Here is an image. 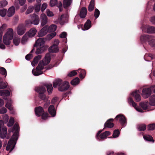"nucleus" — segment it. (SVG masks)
Listing matches in <instances>:
<instances>
[{"instance_id":"obj_47","label":"nucleus","mask_w":155,"mask_h":155,"mask_svg":"<svg viewBox=\"0 0 155 155\" xmlns=\"http://www.w3.org/2000/svg\"><path fill=\"white\" fill-rule=\"evenodd\" d=\"M155 129V124H149L148 126V130H153Z\"/></svg>"},{"instance_id":"obj_49","label":"nucleus","mask_w":155,"mask_h":155,"mask_svg":"<svg viewBox=\"0 0 155 155\" xmlns=\"http://www.w3.org/2000/svg\"><path fill=\"white\" fill-rule=\"evenodd\" d=\"M7 10L5 9L0 10V15L2 17H4L6 15Z\"/></svg>"},{"instance_id":"obj_44","label":"nucleus","mask_w":155,"mask_h":155,"mask_svg":"<svg viewBox=\"0 0 155 155\" xmlns=\"http://www.w3.org/2000/svg\"><path fill=\"white\" fill-rule=\"evenodd\" d=\"M20 42V39L18 38H15L13 40V42L16 45H18Z\"/></svg>"},{"instance_id":"obj_34","label":"nucleus","mask_w":155,"mask_h":155,"mask_svg":"<svg viewBox=\"0 0 155 155\" xmlns=\"http://www.w3.org/2000/svg\"><path fill=\"white\" fill-rule=\"evenodd\" d=\"M79 71H80V74L79 75V77L81 79H83L86 74V72L84 70H82L81 69H79Z\"/></svg>"},{"instance_id":"obj_1","label":"nucleus","mask_w":155,"mask_h":155,"mask_svg":"<svg viewBox=\"0 0 155 155\" xmlns=\"http://www.w3.org/2000/svg\"><path fill=\"white\" fill-rule=\"evenodd\" d=\"M56 34V32H53L48 35L46 38H42L38 39L34 45V47H37L35 53L37 54H41L47 50L48 47L45 45V41L47 40H51L54 37Z\"/></svg>"},{"instance_id":"obj_29","label":"nucleus","mask_w":155,"mask_h":155,"mask_svg":"<svg viewBox=\"0 0 155 155\" xmlns=\"http://www.w3.org/2000/svg\"><path fill=\"white\" fill-rule=\"evenodd\" d=\"M37 32L36 29L34 28L30 29L28 32V35L29 37L34 36Z\"/></svg>"},{"instance_id":"obj_10","label":"nucleus","mask_w":155,"mask_h":155,"mask_svg":"<svg viewBox=\"0 0 155 155\" xmlns=\"http://www.w3.org/2000/svg\"><path fill=\"white\" fill-rule=\"evenodd\" d=\"M151 91L149 88H144L142 90V95L144 98L148 97L151 95Z\"/></svg>"},{"instance_id":"obj_9","label":"nucleus","mask_w":155,"mask_h":155,"mask_svg":"<svg viewBox=\"0 0 155 155\" xmlns=\"http://www.w3.org/2000/svg\"><path fill=\"white\" fill-rule=\"evenodd\" d=\"M70 86L69 83L67 81L63 82L61 85L58 87V90L60 91H63L67 90Z\"/></svg>"},{"instance_id":"obj_3","label":"nucleus","mask_w":155,"mask_h":155,"mask_svg":"<svg viewBox=\"0 0 155 155\" xmlns=\"http://www.w3.org/2000/svg\"><path fill=\"white\" fill-rule=\"evenodd\" d=\"M51 61V57L49 54H46L44 61H41L36 68V70H32V73L35 76H38L43 73L42 70L44 67L48 64Z\"/></svg>"},{"instance_id":"obj_56","label":"nucleus","mask_w":155,"mask_h":155,"mask_svg":"<svg viewBox=\"0 0 155 155\" xmlns=\"http://www.w3.org/2000/svg\"><path fill=\"white\" fill-rule=\"evenodd\" d=\"M7 109L5 107H3L1 109L0 108V113L1 114H4L6 113Z\"/></svg>"},{"instance_id":"obj_32","label":"nucleus","mask_w":155,"mask_h":155,"mask_svg":"<svg viewBox=\"0 0 155 155\" xmlns=\"http://www.w3.org/2000/svg\"><path fill=\"white\" fill-rule=\"evenodd\" d=\"M41 58V55H38L35 57L33 59V61L31 62L34 65L37 64L38 63V61Z\"/></svg>"},{"instance_id":"obj_52","label":"nucleus","mask_w":155,"mask_h":155,"mask_svg":"<svg viewBox=\"0 0 155 155\" xmlns=\"http://www.w3.org/2000/svg\"><path fill=\"white\" fill-rule=\"evenodd\" d=\"M3 96H5L6 97H8L10 95V93L8 90H3Z\"/></svg>"},{"instance_id":"obj_46","label":"nucleus","mask_w":155,"mask_h":155,"mask_svg":"<svg viewBox=\"0 0 155 155\" xmlns=\"http://www.w3.org/2000/svg\"><path fill=\"white\" fill-rule=\"evenodd\" d=\"M140 106L144 110H146L147 109V103H140Z\"/></svg>"},{"instance_id":"obj_16","label":"nucleus","mask_w":155,"mask_h":155,"mask_svg":"<svg viewBox=\"0 0 155 155\" xmlns=\"http://www.w3.org/2000/svg\"><path fill=\"white\" fill-rule=\"evenodd\" d=\"M35 111L36 115L38 117L41 116V114L44 112L43 109L41 106L36 107Z\"/></svg>"},{"instance_id":"obj_21","label":"nucleus","mask_w":155,"mask_h":155,"mask_svg":"<svg viewBox=\"0 0 155 155\" xmlns=\"http://www.w3.org/2000/svg\"><path fill=\"white\" fill-rule=\"evenodd\" d=\"M138 91H135L133 92L131 94L132 96L134 97L135 101L137 102H139L141 100L140 96L137 92Z\"/></svg>"},{"instance_id":"obj_27","label":"nucleus","mask_w":155,"mask_h":155,"mask_svg":"<svg viewBox=\"0 0 155 155\" xmlns=\"http://www.w3.org/2000/svg\"><path fill=\"white\" fill-rule=\"evenodd\" d=\"M48 50L51 53H56L58 51L59 49L58 46L53 45L49 48Z\"/></svg>"},{"instance_id":"obj_2","label":"nucleus","mask_w":155,"mask_h":155,"mask_svg":"<svg viewBox=\"0 0 155 155\" xmlns=\"http://www.w3.org/2000/svg\"><path fill=\"white\" fill-rule=\"evenodd\" d=\"M19 126L15 124L12 130V132L14 130L15 131L13 133V135L10 139L8 141L6 150L7 151L9 150V153H10L14 149L18 140L17 136L19 131Z\"/></svg>"},{"instance_id":"obj_19","label":"nucleus","mask_w":155,"mask_h":155,"mask_svg":"<svg viewBox=\"0 0 155 155\" xmlns=\"http://www.w3.org/2000/svg\"><path fill=\"white\" fill-rule=\"evenodd\" d=\"M48 111L52 117H54L56 115V111L53 105H51L48 107Z\"/></svg>"},{"instance_id":"obj_20","label":"nucleus","mask_w":155,"mask_h":155,"mask_svg":"<svg viewBox=\"0 0 155 155\" xmlns=\"http://www.w3.org/2000/svg\"><path fill=\"white\" fill-rule=\"evenodd\" d=\"M87 14V9L86 7L82 8L80 12L79 16L81 18H84Z\"/></svg>"},{"instance_id":"obj_43","label":"nucleus","mask_w":155,"mask_h":155,"mask_svg":"<svg viewBox=\"0 0 155 155\" xmlns=\"http://www.w3.org/2000/svg\"><path fill=\"white\" fill-rule=\"evenodd\" d=\"M14 123V120L13 117H10L9 120L8 126V127H11L13 125Z\"/></svg>"},{"instance_id":"obj_12","label":"nucleus","mask_w":155,"mask_h":155,"mask_svg":"<svg viewBox=\"0 0 155 155\" xmlns=\"http://www.w3.org/2000/svg\"><path fill=\"white\" fill-rule=\"evenodd\" d=\"M31 24L34 25H38L39 23L40 19L38 15L34 14L31 16Z\"/></svg>"},{"instance_id":"obj_25","label":"nucleus","mask_w":155,"mask_h":155,"mask_svg":"<svg viewBox=\"0 0 155 155\" xmlns=\"http://www.w3.org/2000/svg\"><path fill=\"white\" fill-rule=\"evenodd\" d=\"M73 0H64L63 2V6L65 8H67L69 7L72 2Z\"/></svg>"},{"instance_id":"obj_28","label":"nucleus","mask_w":155,"mask_h":155,"mask_svg":"<svg viewBox=\"0 0 155 155\" xmlns=\"http://www.w3.org/2000/svg\"><path fill=\"white\" fill-rule=\"evenodd\" d=\"M43 86L45 88L46 87L47 91L49 94H51L53 90V87L51 84H45L44 86Z\"/></svg>"},{"instance_id":"obj_15","label":"nucleus","mask_w":155,"mask_h":155,"mask_svg":"<svg viewBox=\"0 0 155 155\" xmlns=\"http://www.w3.org/2000/svg\"><path fill=\"white\" fill-rule=\"evenodd\" d=\"M114 119L110 118L104 124V128L107 127L112 128L114 126V124L112 122L114 121Z\"/></svg>"},{"instance_id":"obj_30","label":"nucleus","mask_w":155,"mask_h":155,"mask_svg":"<svg viewBox=\"0 0 155 155\" xmlns=\"http://www.w3.org/2000/svg\"><path fill=\"white\" fill-rule=\"evenodd\" d=\"M95 7V4L94 0H91L88 7L89 11L92 12L94 9Z\"/></svg>"},{"instance_id":"obj_55","label":"nucleus","mask_w":155,"mask_h":155,"mask_svg":"<svg viewBox=\"0 0 155 155\" xmlns=\"http://www.w3.org/2000/svg\"><path fill=\"white\" fill-rule=\"evenodd\" d=\"M28 39L27 36L26 35L23 36L21 39V43L23 44L25 42L27 41Z\"/></svg>"},{"instance_id":"obj_22","label":"nucleus","mask_w":155,"mask_h":155,"mask_svg":"<svg viewBox=\"0 0 155 155\" xmlns=\"http://www.w3.org/2000/svg\"><path fill=\"white\" fill-rule=\"evenodd\" d=\"M110 134V132L108 131H106L104 132L101 134L99 136V139H98L99 140H101V139L103 140L106 138L107 136H109Z\"/></svg>"},{"instance_id":"obj_33","label":"nucleus","mask_w":155,"mask_h":155,"mask_svg":"<svg viewBox=\"0 0 155 155\" xmlns=\"http://www.w3.org/2000/svg\"><path fill=\"white\" fill-rule=\"evenodd\" d=\"M57 26L55 25H52L49 27H48V30L49 32H54L56 30Z\"/></svg>"},{"instance_id":"obj_18","label":"nucleus","mask_w":155,"mask_h":155,"mask_svg":"<svg viewBox=\"0 0 155 155\" xmlns=\"http://www.w3.org/2000/svg\"><path fill=\"white\" fill-rule=\"evenodd\" d=\"M128 102L130 104H132V106L134 107L138 111L140 112H143V110L141 108H138L136 107L137 104L134 101L132 98L130 97L128 100Z\"/></svg>"},{"instance_id":"obj_26","label":"nucleus","mask_w":155,"mask_h":155,"mask_svg":"<svg viewBox=\"0 0 155 155\" xmlns=\"http://www.w3.org/2000/svg\"><path fill=\"white\" fill-rule=\"evenodd\" d=\"M63 83L62 81L60 79H56L53 82V84L54 87H56L57 86L59 87Z\"/></svg>"},{"instance_id":"obj_53","label":"nucleus","mask_w":155,"mask_h":155,"mask_svg":"<svg viewBox=\"0 0 155 155\" xmlns=\"http://www.w3.org/2000/svg\"><path fill=\"white\" fill-rule=\"evenodd\" d=\"M57 0H51L50 4L51 6L53 7L55 6L57 4Z\"/></svg>"},{"instance_id":"obj_51","label":"nucleus","mask_w":155,"mask_h":155,"mask_svg":"<svg viewBox=\"0 0 155 155\" xmlns=\"http://www.w3.org/2000/svg\"><path fill=\"white\" fill-rule=\"evenodd\" d=\"M42 118L44 120H46L47 117H48V114L47 112H45L43 113L42 114H41V116Z\"/></svg>"},{"instance_id":"obj_36","label":"nucleus","mask_w":155,"mask_h":155,"mask_svg":"<svg viewBox=\"0 0 155 155\" xmlns=\"http://www.w3.org/2000/svg\"><path fill=\"white\" fill-rule=\"evenodd\" d=\"M143 137L145 140L147 141H152L153 142H154V140H153V137L151 136L150 135H143Z\"/></svg>"},{"instance_id":"obj_61","label":"nucleus","mask_w":155,"mask_h":155,"mask_svg":"<svg viewBox=\"0 0 155 155\" xmlns=\"http://www.w3.org/2000/svg\"><path fill=\"white\" fill-rule=\"evenodd\" d=\"M47 5L46 3H44L42 4L41 8V10L42 12H44L45 9L47 8Z\"/></svg>"},{"instance_id":"obj_41","label":"nucleus","mask_w":155,"mask_h":155,"mask_svg":"<svg viewBox=\"0 0 155 155\" xmlns=\"http://www.w3.org/2000/svg\"><path fill=\"white\" fill-rule=\"evenodd\" d=\"M100 14V12L98 9L96 8L95 10L94 13V16L95 19H97L99 16Z\"/></svg>"},{"instance_id":"obj_13","label":"nucleus","mask_w":155,"mask_h":155,"mask_svg":"<svg viewBox=\"0 0 155 155\" xmlns=\"http://www.w3.org/2000/svg\"><path fill=\"white\" fill-rule=\"evenodd\" d=\"M17 32L19 35H22L25 32V28L23 24H20L18 26L17 29Z\"/></svg>"},{"instance_id":"obj_60","label":"nucleus","mask_w":155,"mask_h":155,"mask_svg":"<svg viewBox=\"0 0 155 155\" xmlns=\"http://www.w3.org/2000/svg\"><path fill=\"white\" fill-rule=\"evenodd\" d=\"M67 35L66 32H63L60 35V37L62 38H66Z\"/></svg>"},{"instance_id":"obj_63","label":"nucleus","mask_w":155,"mask_h":155,"mask_svg":"<svg viewBox=\"0 0 155 155\" xmlns=\"http://www.w3.org/2000/svg\"><path fill=\"white\" fill-rule=\"evenodd\" d=\"M19 3L21 5H23L25 3L26 0H18Z\"/></svg>"},{"instance_id":"obj_38","label":"nucleus","mask_w":155,"mask_h":155,"mask_svg":"<svg viewBox=\"0 0 155 155\" xmlns=\"http://www.w3.org/2000/svg\"><path fill=\"white\" fill-rule=\"evenodd\" d=\"M120 131L118 129L115 130L113 133V138H115L118 137L120 134Z\"/></svg>"},{"instance_id":"obj_11","label":"nucleus","mask_w":155,"mask_h":155,"mask_svg":"<svg viewBox=\"0 0 155 155\" xmlns=\"http://www.w3.org/2000/svg\"><path fill=\"white\" fill-rule=\"evenodd\" d=\"M143 31L148 33H155V27L150 26H147L143 28Z\"/></svg>"},{"instance_id":"obj_48","label":"nucleus","mask_w":155,"mask_h":155,"mask_svg":"<svg viewBox=\"0 0 155 155\" xmlns=\"http://www.w3.org/2000/svg\"><path fill=\"white\" fill-rule=\"evenodd\" d=\"M7 87V84L3 81H0V89H5Z\"/></svg>"},{"instance_id":"obj_31","label":"nucleus","mask_w":155,"mask_h":155,"mask_svg":"<svg viewBox=\"0 0 155 155\" xmlns=\"http://www.w3.org/2000/svg\"><path fill=\"white\" fill-rule=\"evenodd\" d=\"M80 80L78 77L75 78L73 79L71 82V84L72 85H76L79 84Z\"/></svg>"},{"instance_id":"obj_57","label":"nucleus","mask_w":155,"mask_h":155,"mask_svg":"<svg viewBox=\"0 0 155 155\" xmlns=\"http://www.w3.org/2000/svg\"><path fill=\"white\" fill-rule=\"evenodd\" d=\"M46 13L48 16L49 17H52L54 15L53 13L50 11L49 9H47Z\"/></svg>"},{"instance_id":"obj_23","label":"nucleus","mask_w":155,"mask_h":155,"mask_svg":"<svg viewBox=\"0 0 155 155\" xmlns=\"http://www.w3.org/2000/svg\"><path fill=\"white\" fill-rule=\"evenodd\" d=\"M15 8L14 6H12L8 9L7 13V15L9 17L12 16L15 13Z\"/></svg>"},{"instance_id":"obj_50","label":"nucleus","mask_w":155,"mask_h":155,"mask_svg":"<svg viewBox=\"0 0 155 155\" xmlns=\"http://www.w3.org/2000/svg\"><path fill=\"white\" fill-rule=\"evenodd\" d=\"M77 74V72L75 70H73L70 72L68 74V76L70 77L74 76Z\"/></svg>"},{"instance_id":"obj_17","label":"nucleus","mask_w":155,"mask_h":155,"mask_svg":"<svg viewBox=\"0 0 155 155\" xmlns=\"http://www.w3.org/2000/svg\"><path fill=\"white\" fill-rule=\"evenodd\" d=\"M41 25L43 26L45 25L48 21V18L44 14H42L40 16Z\"/></svg>"},{"instance_id":"obj_45","label":"nucleus","mask_w":155,"mask_h":155,"mask_svg":"<svg viewBox=\"0 0 155 155\" xmlns=\"http://www.w3.org/2000/svg\"><path fill=\"white\" fill-rule=\"evenodd\" d=\"M0 73L3 75H6L7 71L5 68L3 67H0Z\"/></svg>"},{"instance_id":"obj_58","label":"nucleus","mask_w":155,"mask_h":155,"mask_svg":"<svg viewBox=\"0 0 155 155\" xmlns=\"http://www.w3.org/2000/svg\"><path fill=\"white\" fill-rule=\"evenodd\" d=\"M33 57V55L31 54H29L25 56V59L26 60H29Z\"/></svg>"},{"instance_id":"obj_64","label":"nucleus","mask_w":155,"mask_h":155,"mask_svg":"<svg viewBox=\"0 0 155 155\" xmlns=\"http://www.w3.org/2000/svg\"><path fill=\"white\" fill-rule=\"evenodd\" d=\"M25 24L27 26H28L31 24V20H27L25 21Z\"/></svg>"},{"instance_id":"obj_42","label":"nucleus","mask_w":155,"mask_h":155,"mask_svg":"<svg viewBox=\"0 0 155 155\" xmlns=\"http://www.w3.org/2000/svg\"><path fill=\"white\" fill-rule=\"evenodd\" d=\"M34 9V8L33 6H29L25 12L26 14L27 15L31 13Z\"/></svg>"},{"instance_id":"obj_6","label":"nucleus","mask_w":155,"mask_h":155,"mask_svg":"<svg viewBox=\"0 0 155 155\" xmlns=\"http://www.w3.org/2000/svg\"><path fill=\"white\" fill-rule=\"evenodd\" d=\"M140 40L143 42H148L151 46L155 47V39H153L152 36L144 35L141 36Z\"/></svg>"},{"instance_id":"obj_37","label":"nucleus","mask_w":155,"mask_h":155,"mask_svg":"<svg viewBox=\"0 0 155 155\" xmlns=\"http://www.w3.org/2000/svg\"><path fill=\"white\" fill-rule=\"evenodd\" d=\"M150 104L152 106H155V95H153L150 98Z\"/></svg>"},{"instance_id":"obj_39","label":"nucleus","mask_w":155,"mask_h":155,"mask_svg":"<svg viewBox=\"0 0 155 155\" xmlns=\"http://www.w3.org/2000/svg\"><path fill=\"white\" fill-rule=\"evenodd\" d=\"M6 27V25L5 24H3L0 28V38H2V35L3 31L5 30Z\"/></svg>"},{"instance_id":"obj_59","label":"nucleus","mask_w":155,"mask_h":155,"mask_svg":"<svg viewBox=\"0 0 155 155\" xmlns=\"http://www.w3.org/2000/svg\"><path fill=\"white\" fill-rule=\"evenodd\" d=\"M2 38H0V48L2 49H5V46L2 42Z\"/></svg>"},{"instance_id":"obj_4","label":"nucleus","mask_w":155,"mask_h":155,"mask_svg":"<svg viewBox=\"0 0 155 155\" xmlns=\"http://www.w3.org/2000/svg\"><path fill=\"white\" fill-rule=\"evenodd\" d=\"M35 90L38 93V97L40 99L45 102L44 107L46 108L50 104V101L48 100V97L44 94L46 91V89L43 86H40L35 87Z\"/></svg>"},{"instance_id":"obj_40","label":"nucleus","mask_w":155,"mask_h":155,"mask_svg":"<svg viewBox=\"0 0 155 155\" xmlns=\"http://www.w3.org/2000/svg\"><path fill=\"white\" fill-rule=\"evenodd\" d=\"M8 4V2L6 0L0 1V8L4 7L7 5Z\"/></svg>"},{"instance_id":"obj_54","label":"nucleus","mask_w":155,"mask_h":155,"mask_svg":"<svg viewBox=\"0 0 155 155\" xmlns=\"http://www.w3.org/2000/svg\"><path fill=\"white\" fill-rule=\"evenodd\" d=\"M41 4H38V5H35V10L36 12H38L40 10Z\"/></svg>"},{"instance_id":"obj_14","label":"nucleus","mask_w":155,"mask_h":155,"mask_svg":"<svg viewBox=\"0 0 155 155\" xmlns=\"http://www.w3.org/2000/svg\"><path fill=\"white\" fill-rule=\"evenodd\" d=\"M48 32V26H45L38 33V36L39 37H42L45 35Z\"/></svg>"},{"instance_id":"obj_5","label":"nucleus","mask_w":155,"mask_h":155,"mask_svg":"<svg viewBox=\"0 0 155 155\" xmlns=\"http://www.w3.org/2000/svg\"><path fill=\"white\" fill-rule=\"evenodd\" d=\"M13 31L12 28H9L3 37L4 44L6 45H9L11 43L10 40L13 39Z\"/></svg>"},{"instance_id":"obj_35","label":"nucleus","mask_w":155,"mask_h":155,"mask_svg":"<svg viewBox=\"0 0 155 155\" xmlns=\"http://www.w3.org/2000/svg\"><path fill=\"white\" fill-rule=\"evenodd\" d=\"M137 128L140 131H143L146 129V125L144 124H139L137 126Z\"/></svg>"},{"instance_id":"obj_8","label":"nucleus","mask_w":155,"mask_h":155,"mask_svg":"<svg viewBox=\"0 0 155 155\" xmlns=\"http://www.w3.org/2000/svg\"><path fill=\"white\" fill-rule=\"evenodd\" d=\"M4 125V122L2 120H0V136L1 138L4 139L6 137L7 134V129L6 127H2Z\"/></svg>"},{"instance_id":"obj_62","label":"nucleus","mask_w":155,"mask_h":155,"mask_svg":"<svg viewBox=\"0 0 155 155\" xmlns=\"http://www.w3.org/2000/svg\"><path fill=\"white\" fill-rule=\"evenodd\" d=\"M150 21L153 24L155 25V16L151 17Z\"/></svg>"},{"instance_id":"obj_7","label":"nucleus","mask_w":155,"mask_h":155,"mask_svg":"<svg viewBox=\"0 0 155 155\" xmlns=\"http://www.w3.org/2000/svg\"><path fill=\"white\" fill-rule=\"evenodd\" d=\"M115 119L118 121L122 126L125 127L127 124V120L124 115L122 114H119L115 117Z\"/></svg>"},{"instance_id":"obj_24","label":"nucleus","mask_w":155,"mask_h":155,"mask_svg":"<svg viewBox=\"0 0 155 155\" xmlns=\"http://www.w3.org/2000/svg\"><path fill=\"white\" fill-rule=\"evenodd\" d=\"M91 26V21L88 19L85 23L84 27L82 29L83 30H86L89 29Z\"/></svg>"}]
</instances>
